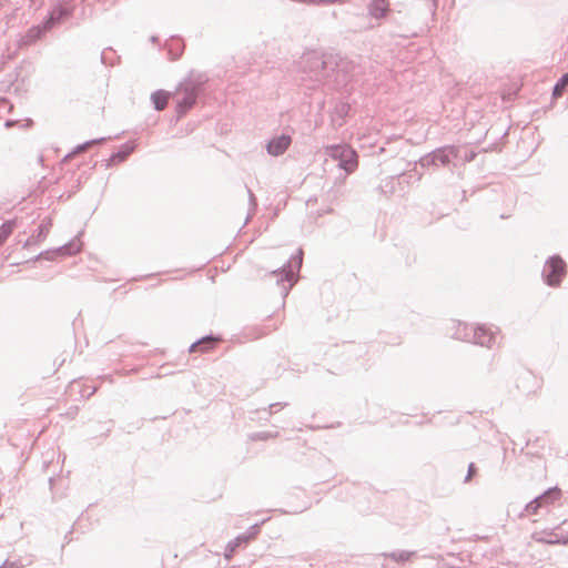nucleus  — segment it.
Returning a JSON list of instances; mask_svg holds the SVG:
<instances>
[{"label": "nucleus", "mask_w": 568, "mask_h": 568, "mask_svg": "<svg viewBox=\"0 0 568 568\" xmlns=\"http://www.w3.org/2000/svg\"><path fill=\"white\" fill-rule=\"evenodd\" d=\"M245 189H246V192L248 195L250 210L254 212L257 207L256 196L254 195L253 191L247 185H245Z\"/></svg>", "instance_id": "28"}, {"label": "nucleus", "mask_w": 568, "mask_h": 568, "mask_svg": "<svg viewBox=\"0 0 568 568\" xmlns=\"http://www.w3.org/2000/svg\"><path fill=\"white\" fill-rule=\"evenodd\" d=\"M408 12L406 10H396L395 7L392 8L389 14H388V21L390 23H396L399 26V30H394L390 32L393 37H400L404 39H408L413 36H415L414 32H410L407 28L403 27L404 20H407Z\"/></svg>", "instance_id": "13"}, {"label": "nucleus", "mask_w": 568, "mask_h": 568, "mask_svg": "<svg viewBox=\"0 0 568 568\" xmlns=\"http://www.w3.org/2000/svg\"><path fill=\"white\" fill-rule=\"evenodd\" d=\"M567 275V263L559 254L550 255L541 272L542 281L550 287H558Z\"/></svg>", "instance_id": "6"}, {"label": "nucleus", "mask_w": 568, "mask_h": 568, "mask_svg": "<svg viewBox=\"0 0 568 568\" xmlns=\"http://www.w3.org/2000/svg\"><path fill=\"white\" fill-rule=\"evenodd\" d=\"M524 377H525V378H530V377H532L531 372H530V371H527V372L524 374Z\"/></svg>", "instance_id": "34"}, {"label": "nucleus", "mask_w": 568, "mask_h": 568, "mask_svg": "<svg viewBox=\"0 0 568 568\" xmlns=\"http://www.w3.org/2000/svg\"><path fill=\"white\" fill-rule=\"evenodd\" d=\"M303 263V251L298 248L297 252L292 255L291 260L287 261L281 267L271 272L272 275L276 276V284L281 286V294L286 297L292 290L295 281L293 277L300 272Z\"/></svg>", "instance_id": "5"}, {"label": "nucleus", "mask_w": 568, "mask_h": 568, "mask_svg": "<svg viewBox=\"0 0 568 568\" xmlns=\"http://www.w3.org/2000/svg\"><path fill=\"white\" fill-rule=\"evenodd\" d=\"M483 151L487 152V151H500V146H499V142H494L491 144H489L487 148H484Z\"/></svg>", "instance_id": "31"}, {"label": "nucleus", "mask_w": 568, "mask_h": 568, "mask_svg": "<svg viewBox=\"0 0 568 568\" xmlns=\"http://www.w3.org/2000/svg\"><path fill=\"white\" fill-rule=\"evenodd\" d=\"M73 7L69 0H60L57 6L52 8L48 17L43 20L45 28H52L55 23L62 21L64 18L71 16Z\"/></svg>", "instance_id": "11"}, {"label": "nucleus", "mask_w": 568, "mask_h": 568, "mask_svg": "<svg viewBox=\"0 0 568 568\" xmlns=\"http://www.w3.org/2000/svg\"><path fill=\"white\" fill-rule=\"evenodd\" d=\"M180 42H182L181 37H180ZM183 50H184V45L182 43H180V51H179L180 57L183 54Z\"/></svg>", "instance_id": "33"}, {"label": "nucleus", "mask_w": 568, "mask_h": 568, "mask_svg": "<svg viewBox=\"0 0 568 568\" xmlns=\"http://www.w3.org/2000/svg\"><path fill=\"white\" fill-rule=\"evenodd\" d=\"M458 146V156L455 158V161H462L464 163H469V162H473L476 156H477V152L471 150V149H468L467 146H462V145H457Z\"/></svg>", "instance_id": "20"}, {"label": "nucleus", "mask_w": 568, "mask_h": 568, "mask_svg": "<svg viewBox=\"0 0 568 568\" xmlns=\"http://www.w3.org/2000/svg\"><path fill=\"white\" fill-rule=\"evenodd\" d=\"M298 69L310 80L339 91L353 81L357 64L338 53L310 50L300 58Z\"/></svg>", "instance_id": "1"}, {"label": "nucleus", "mask_w": 568, "mask_h": 568, "mask_svg": "<svg viewBox=\"0 0 568 568\" xmlns=\"http://www.w3.org/2000/svg\"><path fill=\"white\" fill-rule=\"evenodd\" d=\"M390 193L394 192V186L392 185L390 189H389Z\"/></svg>", "instance_id": "38"}, {"label": "nucleus", "mask_w": 568, "mask_h": 568, "mask_svg": "<svg viewBox=\"0 0 568 568\" xmlns=\"http://www.w3.org/2000/svg\"><path fill=\"white\" fill-rule=\"evenodd\" d=\"M48 30H50V28L44 27V21L41 24L31 27L26 34L27 42L31 43L37 41L42 33Z\"/></svg>", "instance_id": "21"}, {"label": "nucleus", "mask_w": 568, "mask_h": 568, "mask_svg": "<svg viewBox=\"0 0 568 568\" xmlns=\"http://www.w3.org/2000/svg\"><path fill=\"white\" fill-rule=\"evenodd\" d=\"M556 529L557 528H552V529L546 528L540 531H534L531 534V539L538 544L549 545V546H557V545L566 546V545H568V532L558 534L556 531Z\"/></svg>", "instance_id": "10"}, {"label": "nucleus", "mask_w": 568, "mask_h": 568, "mask_svg": "<svg viewBox=\"0 0 568 568\" xmlns=\"http://www.w3.org/2000/svg\"><path fill=\"white\" fill-rule=\"evenodd\" d=\"M388 179H389V182H387V183H386V186H388V184H389V183H393V182H394L395 176H389Z\"/></svg>", "instance_id": "36"}, {"label": "nucleus", "mask_w": 568, "mask_h": 568, "mask_svg": "<svg viewBox=\"0 0 568 568\" xmlns=\"http://www.w3.org/2000/svg\"><path fill=\"white\" fill-rule=\"evenodd\" d=\"M276 435H277V434L272 435V434H271V433H268V432H260V433L255 434L252 438H253V439L266 440V439H268V438H271V437H273V436H276Z\"/></svg>", "instance_id": "29"}, {"label": "nucleus", "mask_w": 568, "mask_h": 568, "mask_svg": "<svg viewBox=\"0 0 568 568\" xmlns=\"http://www.w3.org/2000/svg\"><path fill=\"white\" fill-rule=\"evenodd\" d=\"M452 337L487 348H493L496 343V332L485 324H467L458 322L456 331Z\"/></svg>", "instance_id": "3"}, {"label": "nucleus", "mask_w": 568, "mask_h": 568, "mask_svg": "<svg viewBox=\"0 0 568 568\" xmlns=\"http://www.w3.org/2000/svg\"><path fill=\"white\" fill-rule=\"evenodd\" d=\"M568 84V73H564L559 80L556 82L552 89L554 97H560L565 91L566 85Z\"/></svg>", "instance_id": "25"}, {"label": "nucleus", "mask_w": 568, "mask_h": 568, "mask_svg": "<svg viewBox=\"0 0 568 568\" xmlns=\"http://www.w3.org/2000/svg\"><path fill=\"white\" fill-rule=\"evenodd\" d=\"M217 337L214 336L213 334L202 336L189 345L187 354L196 352L206 353L215 347Z\"/></svg>", "instance_id": "15"}, {"label": "nucleus", "mask_w": 568, "mask_h": 568, "mask_svg": "<svg viewBox=\"0 0 568 568\" xmlns=\"http://www.w3.org/2000/svg\"><path fill=\"white\" fill-rule=\"evenodd\" d=\"M508 135V130L504 131L500 135V140H504L506 139V136Z\"/></svg>", "instance_id": "35"}, {"label": "nucleus", "mask_w": 568, "mask_h": 568, "mask_svg": "<svg viewBox=\"0 0 568 568\" xmlns=\"http://www.w3.org/2000/svg\"><path fill=\"white\" fill-rule=\"evenodd\" d=\"M42 255H43V253H39V255L34 258V261H37Z\"/></svg>", "instance_id": "37"}, {"label": "nucleus", "mask_w": 568, "mask_h": 568, "mask_svg": "<svg viewBox=\"0 0 568 568\" xmlns=\"http://www.w3.org/2000/svg\"><path fill=\"white\" fill-rule=\"evenodd\" d=\"M0 568H19V566L16 562H4Z\"/></svg>", "instance_id": "32"}, {"label": "nucleus", "mask_w": 568, "mask_h": 568, "mask_svg": "<svg viewBox=\"0 0 568 568\" xmlns=\"http://www.w3.org/2000/svg\"><path fill=\"white\" fill-rule=\"evenodd\" d=\"M443 568H453L452 566H444Z\"/></svg>", "instance_id": "39"}, {"label": "nucleus", "mask_w": 568, "mask_h": 568, "mask_svg": "<svg viewBox=\"0 0 568 568\" xmlns=\"http://www.w3.org/2000/svg\"><path fill=\"white\" fill-rule=\"evenodd\" d=\"M207 81L205 73L195 70H191L186 78L180 80V119L204 95Z\"/></svg>", "instance_id": "2"}, {"label": "nucleus", "mask_w": 568, "mask_h": 568, "mask_svg": "<svg viewBox=\"0 0 568 568\" xmlns=\"http://www.w3.org/2000/svg\"><path fill=\"white\" fill-rule=\"evenodd\" d=\"M326 154L337 160V166L347 174L354 172L358 165V155L354 149L348 145L333 144L326 148Z\"/></svg>", "instance_id": "7"}, {"label": "nucleus", "mask_w": 568, "mask_h": 568, "mask_svg": "<svg viewBox=\"0 0 568 568\" xmlns=\"http://www.w3.org/2000/svg\"><path fill=\"white\" fill-rule=\"evenodd\" d=\"M104 140H105V138H100V139H93V140L85 141L84 143L77 145L74 148V150L71 152V154H75V153L82 152L85 149H88L90 145L95 144V143H100V142L104 141Z\"/></svg>", "instance_id": "27"}, {"label": "nucleus", "mask_w": 568, "mask_h": 568, "mask_svg": "<svg viewBox=\"0 0 568 568\" xmlns=\"http://www.w3.org/2000/svg\"><path fill=\"white\" fill-rule=\"evenodd\" d=\"M390 10L389 0H369L367 3L368 16L375 20L386 19Z\"/></svg>", "instance_id": "14"}, {"label": "nucleus", "mask_w": 568, "mask_h": 568, "mask_svg": "<svg viewBox=\"0 0 568 568\" xmlns=\"http://www.w3.org/2000/svg\"><path fill=\"white\" fill-rule=\"evenodd\" d=\"M286 405H287V403H282V402L273 403L270 405V413L272 414L274 412V408L277 410V409L283 408Z\"/></svg>", "instance_id": "30"}, {"label": "nucleus", "mask_w": 568, "mask_h": 568, "mask_svg": "<svg viewBox=\"0 0 568 568\" xmlns=\"http://www.w3.org/2000/svg\"><path fill=\"white\" fill-rule=\"evenodd\" d=\"M55 251L63 255H71L80 251V243L79 241H71L70 243L58 247Z\"/></svg>", "instance_id": "24"}, {"label": "nucleus", "mask_w": 568, "mask_h": 568, "mask_svg": "<svg viewBox=\"0 0 568 568\" xmlns=\"http://www.w3.org/2000/svg\"><path fill=\"white\" fill-rule=\"evenodd\" d=\"M291 144V134L283 132L268 140V142L266 143V151L272 156H280L285 153V151L290 148Z\"/></svg>", "instance_id": "12"}, {"label": "nucleus", "mask_w": 568, "mask_h": 568, "mask_svg": "<svg viewBox=\"0 0 568 568\" xmlns=\"http://www.w3.org/2000/svg\"><path fill=\"white\" fill-rule=\"evenodd\" d=\"M50 225H51L50 220L42 221L37 230V234H33L30 237H28L24 241L23 246L28 247L30 245L37 244V243L41 242L42 240H44L49 233Z\"/></svg>", "instance_id": "17"}, {"label": "nucleus", "mask_w": 568, "mask_h": 568, "mask_svg": "<svg viewBox=\"0 0 568 568\" xmlns=\"http://www.w3.org/2000/svg\"><path fill=\"white\" fill-rule=\"evenodd\" d=\"M270 518H264L261 521L251 525L244 532L230 540L224 549V558L230 560L237 548L243 545H247L251 540L255 539L261 531V527Z\"/></svg>", "instance_id": "9"}, {"label": "nucleus", "mask_w": 568, "mask_h": 568, "mask_svg": "<svg viewBox=\"0 0 568 568\" xmlns=\"http://www.w3.org/2000/svg\"><path fill=\"white\" fill-rule=\"evenodd\" d=\"M17 224V221L8 220L3 222L0 225V245L11 235L12 231L14 230V226Z\"/></svg>", "instance_id": "22"}, {"label": "nucleus", "mask_w": 568, "mask_h": 568, "mask_svg": "<svg viewBox=\"0 0 568 568\" xmlns=\"http://www.w3.org/2000/svg\"><path fill=\"white\" fill-rule=\"evenodd\" d=\"M478 474V467L476 466L475 463H469L468 466H467V473H466V476L464 477L463 479V483L464 484H468L471 481V479L477 476Z\"/></svg>", "instance_id": "26"}, {"label": "nucleus", "mask_w": 568, "mask_h": 568, "mask_svg": "<svg viewBox=\"0 0 568 568\" xmlns=\"http://www.w3.org/2000/svg\"><path fill=\"white\" fill-rule=\"evenodd\" d=\"M458 146L455 144H447L424 154L420 156L415 164L423 169H438L447 168L450 164H455V158L458 156Z\"/></svg>", "instance_id": "4"}, {"label": "nucleus", "mask_w": 568, "mask_h": 568, "mask_svg": "<svg viewBox=\"0 0 568 568\" xmlns=\"http://www.w3.org/2000/svg\"><path fill=\"white\" fill-rule=\"evenodd\" d=\"M415 551L408 550H394L387 554H384L385 557L390 558L395 562H406L413 558Z\"/></svg>", "instance_id": "19"}, {"label": "nucleus", "mask_w": 568, "mask_h": 568, "mask_svg": "<svg viewBox=\"0 0 568 568\" xmlns=\"http://www.w3.org/2000/svg\"><path fill=\"white\" fill-rule=\"evenodd\" d=\"M151 100L155 110H163L168 104L169 93L164 90H156L151 94Z\"/></svg>", "instance_id": "18"}, {"label": "nucleus", "mask_w": 568, "mask_h": 568, "mask_svg": "<svg viewBox=\"0 0 568 568\" xmlns=\"http://www.w3.org/2000/svg\"><path fill=\"white\" fill-rule=\"evenodd\" d=\"M560 497L561 490L558 486L549 487L528 501L524 507V511L520 513L519 516L524 517L525 515H536L540 509L554 504L556 500L560 499Z\"/></svg>", "instance_id": "8"}, {"label": "nucleus", "mask_w": 568, "mask_h": 568, "mask_svg": "<svg viewBox=\"0 0 568 568\" xmlns=\"http://www.w3.org/2000/svg\"><path fill=\"white\" fill-rule=\"evenodd\" d=\"M133 145L124 144L118 152L110 156V162L114 163L123 161L133 151Z\"/></svg>", "instance_id": "23"}, {"label": "nucleus", "mask_w": 568, "mask_h": 568, "mask_svg": "<svg viewBox=\"0 0 568 568\" xmlns=\"http://www.w3.org/2000/svg\"><path fill=\"white\" fill-rule=\"evenodd\" d=\"M352 110L351 104L347 101H338L331 113L332 121L335 122L339 120L338 126H342L345 123L346 118L348 116Z\"/></svg>", "instance_id": "16"}]
</instances>
